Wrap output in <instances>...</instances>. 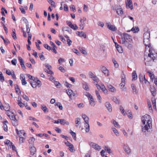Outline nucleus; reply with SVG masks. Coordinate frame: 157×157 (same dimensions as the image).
<instances>
[{
	"label": "nucleus",
	"mask_w": 157,
	"mask_h": 157,
	"mask_svg": "<svg viewBox=\"0 0 157 157\" xmlns=\"http://www.w3.org/2000/svg\"><path fill=\"white\" fill-rule=\"evenodd\" d=\"M141 121L143 123L142 126V131L145 132L146 131L148 132L149 128L151 126V118L150 116L148 114H145L141 118Z\"/></svg>",
	"instance_id": "f257e3e1"
},
{
	"label": "nucleus",
	"mask_w": 157,
	"mask_h": 157,
	"mask_svg": "<svg viewBox=\"0 0 157 157\" xmlns=\"http://www.w3.org/2000/svg\"><path fill=\"white\" fill-rule=\"evenodd\" d=\"M149 53L148 54V56H144V59L145 61V64L146 66H151L152 64L151 63V60L152 59L153 61H155V59L157 58V54L156 53H153L151 52V51L149 50Z\"/></svg>",
	"instance_id": "f03ea898"
},
{
	"label": "nucleus",
	"mask_w": 157,
	"mask_h": 157,
	"mask_svg": "<svg viewBox=\"0 0 157 157\" xmlns=\"http://www.w3.org/2000/svg\"><path fill=\"white\" fill-rule=\"evenodd\" d=\"M11 114L9 117L11 120L13 125L16 126L18 124V120L16 118L13 113H12Z\"/></svg>",
	"instance_id": "7ed1b4c3"
},
{
	"label": "nucleus",
	"mask_w": 157,
	"mask_h": 157,
	"mask_svg": "<svg viewBox=\"0 0 157 157\" xmlns=\"http://www.w3.org/2000/svg\"><path fill=\"white\" fill-rule=\"evenodd\" d=\"M66 91L67 94L71 99H72L73 97L75 96V94L72 90L68 89Z\"/></svg>",
	"instance_id": "20e7f679"
},
{
	"label": "nucleus",
	"mask_w": 157,
	"mask_h": 157,
	"mask_svg": "<svg viewBox=\"0 0 157 157\" xmlns=\"http://www.w3.org/2000/svg\"><path fill=\"white\" fill-rule=\"evenodd\" d=\"M90 145L94 149H95L96 150H99L101 148V146H99L97 144H96L95 143H90Z\"/></svg>",
	"instance_id": "39448f33"
},
{
	"label": "nucleus",
	"mask_w": 157,
	"mask_h": 157,
	"mask_svg": "<svg viewBox=\"0 0 157 157\" xmlns=\"http://www.w3.org/2000/svg\"><path fill=\"white\" fill-rule=\"evenodd\" d=\"M116 11L117 13L119 15H121L123 14V9L121 8L120 6H117V7L115 8Z\"/></svg>",
	"instance_id": "423d86ee"
},
{
	"label": "nucleus",
	"mask_w": 157,
	"mask_h": 157,
	"mask_svg": "<svg viewBox=\"0 0 157 157\" xmlns=\"http://www.w3.org/2000/svg\"><path fill=\"white\" fill-rule=\"evenodd\" d=\"M123 36L124 37L126 40H128L129 42H131L132 41V36L126 33H123Z\"/></svg>",
	"instance_id": "0eeeda50"
},
{
	"label": "nucleus",
	"mask_w": 157,
	"mask_h": 157,
	"mask_svg": "<svg viewBox=\"0 0 157 157\" xmlns=\"http://www.w3.org/2000/svg\"><path fill=\"white\" fill-rule=\"evenodd\" d=\"M127 2H125L126 6H128L131 10L133 9V7L131 0H127Z\"/></svg>",
	"instance_id": "6e6552de"
},
{
	"label": "nucleus",
	"mask_w": 157,
	"mask_h": 157,
	"mask_svg": "<svg viewBox=\"0 0 157 157\" xmlns=\"http://www.w3.org/2000/svg\"><path fill=\"white\" fill-rule=\"evenodd\" d=\"M150 91L151 92L152 95L153 96H155L156 95V89L153 86H150Z\"/></svg>",
	"instance_id": "1a4fd4ad"
},
{
	"label": "nucleus",
	"mask_w": 157,
	"mask_h": 157,
	"mask_svg": "<svg viewBox=\"0 0 157 157\" xmlns=\"http://www.w3.org/2000/svg\"><path fill=\"white\" fill-rule=\"evenodd\" d=\"M143 42L145 46L149 47L150 44L149 39L144 38Z\"/></svg>",
	"instance_id": "9d476101"
},
{
	"label": "nucleus",
	"mask_w": 157,
	"mask_h": 157,
	"mask_svg": "<svg viewBox=\"0 0 157 157\" xmlns=\"http://www.w3.org/2000/svg\"><path fill=\"white\" fill-rule=\"evenodd\" d=\"M105 106L109 112H111L112 111L111 105L109 102H107L105 103Z\"/></svg>",
	"instance_id": "9b49d317"
},
{
	"label": "nucleus",
	"mask_w": 157,
	"mask_h": 157,
	"mask_svg": "<svg viewBox=\"0 0 157 157\" xmlns=\"http://www.w3.org/2000/svg\"><path fill=\"white\" fill-rule=\"evenodd\" d=\"M143 38L149 39L150 38V32L149 31H147L144 34Z\"/></svg>",
	"instance_id": "f8f14e48"
},
{
	"label": "nucleus",
	"mask_w": 157,
	"mask_h": 157,
	"mask_svg": "<svg viewBox=\"0 0 157 157\" xmlns=\"http://www.w3.org/2000/svg\"><path fill=\"white\" fill-rule=\"evenodd\" d=\"M107 87L110 91L113 92H115L116 91V89L113 87L112 85L109 84L107 85Z\"/></svg>",
	"instance_id": "ddd939ff"
},
{
	"label": "nucleus",
	"mask_w": 157,
	"mask_h": 157,
	"mask_svg": "<svg viewBox=\"0 0 157 157\" xmlns=\"http://www.w3.org/2000/svg\"><path fill=\"white\" fill-rule=\"evenodd\" d=\"M89 99L90 105L91 106H94L95 103L92 96V97H90V98H89Z\"/></svg>",
	"instance_id": "4468645a"
},
{
	"label": "nucleus",
	"mask_w": 157,
	"mask_h": 157,
	"mask_svg": "<svg viewBox=\"0 0 157 157\" xmlns=\"http://www.w3.org/2000/svg\"><path fill=\"white\" fill-rule=\"evenodd\" d=\"M62 31H67L69 33L71 34L72 33V30L68 27H63L62 28Z\"/></svg>",
	"instance_id": "2eb2a0df"
},
{
	"label": "nucleus",
	"mask_w": 157,
	"mask_h": 157,
	"mask_svg": "<svg viewBox=\"0 0 157 157\" xmlns=\"http://www.w3.org/2000/svg\"><path fill=\"white\" fill-rule=\"evenodd\" d=\"M131 87L133 93L134 94H136L137 93V91L135 85L133 84H132L131 86Z\"/></svg>",
	"instance_id": "dca6fc26"
},
{
	"label": "nucleus",
	"mask_w": 157,
	"mask_h": 157,
	"mask_svg": "<svg viewBox=\"0 0 157 157\" xmlns=\"http://www.w3.org/2000/svg\"><path fill=\"white\" fill-rule=\"evenodd\" d=\"M82 117L85 123H89V117L85 114H82Z\"/></svg>",
	"instance_id": "f3484780"
},
{
	"label": "nucleus",
	"mask_w": 157,
	"mask_h": 157,
	"mask_svg": "<svg viewBox=\"0 0 157 157\" xmlns=\"http://www.w3.org/2000/svg\"><path fill=\"white\" fill-rule=\"evenodd\" d=\"M30 154L32 155H33L36 152V148L33 146L31 147L30 148Z\"/></svg>",
	"instance_id": "a211bd4d"
},
{
	"label": "nucleus",
	"mask_w": 157,
	"mask_h": 157,
	"mask_svg": "<svg viewBox=\"0 0 157 157\" xmlns=\"http://www.w3.org/2000/svg\"><path fill=\"white\" fill-rule=\"evenodd\" d=\"M95 93L96 95V96L97 97L98 99L99 100V102L100 103H101V97L99 94V93L97 90L95 91Z\"/></svg>",
	"instance_id": "6ab92c4d"
},
{
	"label": "nucleus",
	"mask_w": 157,
	"mask_h": 157,
	"mask_svg": "<svg viewBox=\"0 0 157 157\" xmlns=\"http://www.w3.org/2000/svg\"><path fill=\"white\" fill-rule=\"evenodd\" d=\"M124 149L128 154H129L130 153V150L128 146L125 145L124 147Z\"/></svg>",
	"instance_id": "aec40b11"
},
{
	"label": "nucleus",
	"mask_w": 157,
	"mask_h": 157,
	"mask_svg": "<svg viewBox=\"0 0 157 157\" xmlns=\"http://www.w3.org/2000/svg\"><path fill=\"white\" fill-rule=\"evenodd\" d=\"M75 126L77 127H78V125L80 123V119L79 117L76 118L75 119Z\"/></svg>",
	"instance_id": "412c9836"
},
{
	"label": "nucleus",
	"mask_w": 157,
	"mask_h": 157,
	"mask_svg": "<svg viewBox=\"0 0 157 157\" xmlns=\"http://www.w3.org/2000/svg\"><path fill=\"white\" fill-rule=\"evenodd\" d=\"M132 81L136 80L137 78V75L136 72L135 71H134L132 73Z\"/></svg>",
	"instance_id": "4be33fe9"
},
{
	"label": "nucleus",
	"mask_w": 157,
	"mask_h": 157,
	"mask_svg": "<svg viewBox=\"0 0 157 157\" xmlns=\"http://www.w3.org/2000/svg\"><path fill=\"white\" fill-rule=\"evenodd\" d=\"M55 105L58 107L59 109L61 110L63 109V106L61 103L59 102H56L55 104Z\"/></svg>",
	"instance_id": "5701e85b"
},
{
	"label": "nucleus",
	"mask_w": 157,
	"mask_h": 157,
	"mask_svg": "<svg viewBox=\"0 0 157 157\" xmlns=\"http://www.w3.org/2000/svg\"><path fill=\"white\" fill-rule=\"evenodd\" d=\"M14 88L16 93L19 92V93L21 94V92L19 86L17 84L14 85Z\"/></svg>",
	"instance_id": "b1692460"
},
{
	"label": "nucleus",
	"mask_w": 157,
	"mask_h": 157,
	"mask_svg": "<svg viewBox=\"0 0 157 157\" xmlns=\"http://www.w3.org/2000/svg\"><path fill=\"white\" fill-rule=\"evenodd\" d=\"M31 86L33 88H35L36 86V82L35 80H33L30 82Z\"/></svg>",
	"instance_id": "393cba45"
},
{
	"label": "nucleus",
	"mask_w": 157,
	"mask_h": 157,
	"mask_svg": "<svg viewBox=\"0 0 157 157\" xmlns=\"http://www.w3.org/2000/svg\"><path fill=\"white\" fill-rule=\"evenodd\" d=\"M83 88L86 90H89V88L86 82H84L83 84Z\"/></svg>",
	"instance_id": "a878e982"
},
{
	"label": "nucleus",
	"mask_w": 157,
	"mask_h": 157,
	"mask_svg": "<svg viewBox=\"0 0 157 157\" xmlns=\"http://www.w3.org/2000/svg\"><path fill=\"white\" fill-rule=\"evenodd\" d=\"M68 147H69V150L71 152H73L75 151V150L74 148V146L72 144L69 145Z\"/></svg>",
	"instance_id": "bb28decb"
},
{
	"label": "nucleus",
	"mask_w": 157,
	"mask_h": 157,
	"mask_svg": "<svg viewBox=\"0 0 157 157\" xmlns=\"http://www.w3.org/2000/svg\"><path fill=\"white\" fill-rule=\"evenodd\" d=\"M0 81L2 82H3L5 81L4 77L2 72L0 71Z\"/></svg>",
	"instance_id": "cd10ccee"
},
{
	"label": "nucleus",
	"mask_w": 157,
	"mask_h": 157,
	"mask_svg": "<svg viewBox=\"0 0 157 157\" xmlns=\"http://www.w3.org/2000/svg\"><path fill=\"white\" fill-rule=\"evenodd\" d=\"M104 149L105 151H106L109 154L112 153V151L111 149L108 147L107 146H105L104 147Z\"/></svg>",
	"instance_id": "c85d7f7f"
},
{
	"label": "nucleus",
	"mask_w": 157,
	"mask_h": 157,
	"mask_svg": "<svg viewBox=\"0 0 157 157\" xmlns=\"http://www.w3.org/2000/svg\"><path fill=\"white\" fill-rule=\"evenodd\" d=\"M70 133L72 135V136H73V137L74 139L76 140V133L75 132H74L71 130H70Z\"/></svg>",
	"instance_id": "c756f323"
},
{
	"label": "nucleus",
	"mask_w": 157,
	"mask_h": 157,
	"mask_svg": "<svg viewBox=\"0 0 157 157\" xmlns=\"http://www.w3.org/2000/svg\"><path fill=\"white\" fill-rule=\"evenodd\" d=\"M109 29L113 31H116L117 30V28L114 25H111Z\"/></svg>",
	"instance_id": "7c9ffc66"
},
{
	"label": "nucleus",
	"mask_w": 157,
	"mask_h": 157,
	"mask_svg": "<svg viewBox=\"0 0 157 157\" xmlns=\"http://www.w3.org/2000/svg\"><path fill=\"white\" fill-rule=\"evenodd\" d=\"M35 140V139L34 137L30 138L29 140V144H31L32 145L33 144Z\"/></svg>",
	"instance_id": "2f4dec72"
},
{
	"label": "nucleus",
	"mask_w": 157,
	"mask_h": 157,
	"mask_svg": "<svg viewBox=\"0 0 157 157\" xmlns=\"http://www.w3.org/2000/svg\"><path fill=\"white\" fill-rule=\"evenodd\" d=\"M92 78L93 80L94 81V83L95 82L98 83L99 82V79L96 75L94 76L93 78Z\"/></svg>",
	"instance_id": "473e14b6"
},
{
	"label": "nucleus",
	"mask_w": 157,
	"mask_h": 157,
	"mask_svg": "<svg viewBox=\"0 0 157 157\" xmlns=\"http://www.w3.org/2000/svg\"><path fill=\"white\" fill-rule=\"evenodd\" d=\"M12 36L14 39H17V37L15 33V30L14 29H13V33L12 34Z\"/></svg>",
	"instance_id": "72a5a7b5"
},
{
	"label": "nucleus",
	"mask_w": 157,
	"mask_h": 157,
	"mask_svg": "<svg viewBox=\"0 0 157 157\" xmlns=\"http://www.w3.org/2000/svg\"><path fill=\"white\" fill-rule=\"evenodd\" d=\"M121 43L122 44H126L127 41L126 40L125 38L123 36H122L121 38Z\"/></svg>",
	"instance_id": "f704fd0d"
},
{
	"label": "nucleus",
	"mask_w": 157,
	"mask_h": 157,
	"mask_svg": "<svg viewBox=\"0 0 157 157\" xmlns=\"http://www.w3.org/2000/svg\"><path fill=\"white\" fill-rule=\"evenodd\" d=\"M131 30L134 31V33H136L138 32L139 30L138 27H135V28L133 27L131 29Z\"/></svg>",
	"instance_id": "c9c22d12"
},
{
	"label": "nucleus",
	"mask_w": 157,
	"mask_h": 157,
	"mask_svg": "<svg viewBox=\"0 0 157 157\" xmlns=\"http://www.w3.org/2000/svg\"><path fill=\"white\" fill-rule=\"evenodd\" d=\"M84 33L82 31L81 32H79L77 31L76 32V34L79 36L80 37L83 36V35L84 34Z\"/></svg>",
	"instance_id": "e433bc0d"
},
{
	"label": "nucleus",
	"mask_w": 157,
	"mask_h": 157,
	"mask_svg": "<svg viewBox=\"0 0 157 157\" xmlns=\"http://www.w3.org/2000/svg\"><path fill=\"white\" fill-rule=\"evenodd\" d=\"M147 72L149 73V76H150L151 79L153 80L155 77L154 75L150 71H148Z\"/></svg>",
	"instance_id": "4c0bfd02"
},
{
	"label": "nucleus",
	"mask_w": 157,
	"mask_h": 157,
	"mask_svg": "<svg viewBox=\"0 0 157 157\" xmlns=\"http://www.w3.org/2000/svg\"><path fill=\"white\" fill-rule=\"evenodd\" d=\"M113 124L115 127L117 128L119 127V125L118 123L115 120H113Z\"/></svg>",
	"instance_id": "58836bf2"
},
{
	"label": "nucleus",
	"mask_w": 157,
	"mask_h": 157,
	"mask_svg": "<svg viewBox=\"0 0 157 157\" xmlns=\"http://www.w3.org/2000/svg\"><path fill=\"white\" fill-rule=\"evenodd\" d=\"M72 29L75 30L78 29V27L76 25L74 26V25L72 24L70 27Z\"/></svg>",
	"instance_id": "ea45409f"
},
{
	"label": "nucleus",
	"mask_w": 157,
	"mask_h": 157,
	"mask_svg": "<svg viewBox=\"0 0 157 157\" xmlns=\"http://www.w3.org/2000/svg\"><path fill=\"white\" fill-rule=\"evenodd\" d=\"M101 89L104 93L107 92V90L104 85H102Z\"/></svg>",
	"instance_id": "a19ab883"
},
{
	"label": "nucleus",
	"mask_w": 157,
	"mask_h": 157,
	"mask_svg": "<svg viewBox=\"0 0 157 157\" xmlns=\"http://www.w3.org/2000/svg\"><path fill=\"white\" fill-rule=\"evenodd\" d=\"M112 100L115 103L117 104H119V101L117 100V98L115 97H113L112 98Z\"/></svg>",
	"instance_id": "79ce46f5"
},
{
	"label": "nucleus",
	"mask_w": 157,
	"mask_h": 157,
	"mask_svg": "<svg viewBox=\"0 0 157 157\" xmlns=\"http://www.w3.org/2000/svg\"><path fill=\"white\" fill-rule=\"evenodd\" d=\"M35 80L36 82V84L39 86V87L41 85V82L37 78H36Z\"/></svg>",
	"instance_id": "37998d69"
},
{
	"label": "nucleus",
	"mask_w": 157,
	"mask_h": 157,
	"mask_svg": "<svg viewBox=\"0 0 157 157\" xmlns=\"http://www.w3.org/2000/svg\"><path fill=\"white\" fill-rule=\"evenodd\" d=\"M44 47L48 50H50L52 49V48L50 47L48 44H45L44 45Z\"/></svg>",
	"instance_id": "c03bdc74"
},
{
	"label": "nucleus",
	"mask_w": 157,
	"mask_h": 157,
	"mask_svg": "<svg viewBox=\"0 0 157 157\" xmlns=\"http://www.w3.org/2000/svg\"><path fill=\"white\" fill-rule=\"evenodd\" d=\"M6 105L4 107V109L6 111L9 110L10 109V106L8 104H6Z\"/></svg>",
	"instance_id": "a18cd8bd"
},
{
	"label": "nucleus",
	"mask_w": 157,
	"mask_h": 157,
	"mask_svg": "<svg viewBox=\"0 0 157 157\" xmlns=\"http://www.w3.org/2000/svg\"><path fill=\"white\" fill-rule=\"evenodd\" d=\"M39 56L41 60H44L45 59L44 57V56L41 53H40L39 54Z\"/></svg>",
	"instance_id": "49530a36"
},
{
	"label": "nucleus",
	"mask_w": 157,
	"mask_h": 157,
	"mask_svg": "<svg viewBox=\"0 0 157 157\" xmlns=\"http://www.w3.org/2000/svg\"><path fill=\"white\" fill-rule=\"evenodd\" d=\"M54 84L56 86L57 88H60V86L61 85L60 83L59 82L55 81Z\"/></svg>",
	"instance_id": "de8ad7c7"
},
{
	"label": "nucleus",
	"mask_w": 157,
	"mask_h": 157,
	"mask_svg": "<svg viewBox=\"0 0 157 157\" xmlns=\"http://www.w3.org/2000/svg\"><path fill=\"white\" fill-rule=\"evenodd\" d=\"M27 77L29 78L31 80H32L33 81L35 80L36 79V78H35L34 77L32 76L29 74H27Z\"/></svg>",
	"instance_id": "09e8293b"
},
{
	"label": "nucleus",
	"mask_w": 157,
	"mask_h": 157,
	"mask_svg": "<svg viewBox=\"0 0 157 157\" xmlns=\"http://www.w3.org/2000/svg\"><path fill=\"white\" fill-rule=\"evenodd\" d=\"M112 129L114 133L115 134L116 136H118V131L115 128H112Z\"/></svg>",
	"instance_id": "8fccbe9b"
},
{
	"label": "nucleus",
	"mask_w": 157,
	"mask_h": 157,
	"mask_svg": "<svg viewBox=\"0 0 157 157\" xmlns=\"http://www.w3.org/2000/svg\"><path fill=\"white\" fill-rule=\"evenodd\" d=\"M48 2L51 4V5L55 7V2L53 1L52 0H48Z\"/></svg>",
	"instance_id": "3c124183"
},
{
	"label": "nucleus",
	"mask_w": 157,
	"mask_h": 157,
	"mask_svg": "<svg viewBox=\"0 0 157 157\" xmlns=\"http://www.w3.org/2000/svg\"><path fill=\"white\" fill-rule=\"evenodd\" d=\"M120 109L121 111V113L122 114L124 115H125V113H124V109L123 108V107L121 106V105L120 106Z\"/></svg>",
	"instance_id": "603ef678"
},
{
	"label": "nucleus",
	"mask_w": 157,
	"mask_h": 157,
	"mask_svg": "<svg viewBox=\"0 0 157 157\" xmlns=\"http://www.w3.org/2000/svg\"><path fill=\"white\" fill-rule=\"evenodd\" d=\"M17 62V59H13L11 61L12 64L14 65H16Z\"/></svg>",
	"instance_id": "864d4df0"
},
{
	"label": "nucleus",
	"mask_w": 157,
	"mask_h": 157,
	"mask_svg": "<svg viewBox=\"0 0 157 157\" xmlns=\"http://www.w3.org/2000/svg\"><path fill=\"white\" fill-rule=\"evenodd\" d=\"M64 61V59L63 58H60L58 60L59 63L60 65H61L62 63Z\"/></svg>",
	"instance_id": "5fc2aeb1"
},
{
	"label": "nucleus",
	"mask_w": 157,
	"mask_h": 157,
	"mask_svg": "<svg viewBox=\"0 0 157 157\" xmlns=\"http://www.w3.org/2000/svg\"><path fill=\"white\" fill-rule=\"evenodd\" d=\"M73 51L78 55H80V53L77 49H74L73 50Z\"/></svg>",
	"instance_id": "6e6d98bb"
},
{
	"label": "nucleus",
	"mask_w": 157,
	"mask_h": 157,
	"mask_svg": "<svg viewBox=\"0 0 157 157\" xmlns=\"http://www.w3.org/2000/svg\"><path fill=\"white\" fill-rule=\"evenodd\" d=\"M18 104L21 107H23L25 105V104L23 103L21 101L18 102Z\"/></svg>",
	"instance_id": "4d7b16f0"
},
{
	"label": "nucleus",
	"mask_w": 157,
	"mask_h": 157,
	"mask_svg": "<svg viewBox=\"0 0 157 157\" xmlns=\"http://www.w3.org/2000/svg\"><path fill=\"white\" fill-rule=\"evenodd\" d=\"M113 62L114 64L115 67L117 68L118 67V64L115 60L113 59Z\"/></svg>",
	"instance_id": "13d9d810"
},
{
	"label": "nucleus",
	"mask_w": 157,
	"mask_h": 157,
	"mask_svg": "<svg viewBox=\"0 0 157 157\" xmlns=\"http://www.w3.org/2000/svg\"><path fill=\"white\" fill-rule=\"evenodd\" d=\"M102 72L106 76H108L109 75V71L107 69L104 71H103Z\"/></svg>",
	"instance_id": "bf43d9fd"
},
{
	"label": "nucleus",
	"mask_w": 157,
	"mask_h": 157,
	"mask_svg": "<svg viewBox=\"0 0 157 157\" xmlns=\"http://www.w3.org/2000/svg\"><path fill=\"white\" fill-rule=\"evenodd\" d=\"M70 8L71 10H72L74 12L76 11L75 7L74 5H71L70 6Z\"/></svg>",
	"instance_id": "052dcab7"
},
{
	"label": "nucleus",
	"mask_w": 157,
	"mask_h": 157,
	"mask_svg": "<svg viewBox=\"0 0 157 157\" xmlns=\"http://www.w3.org/2000/svg\"><path fill=\"white\" fill-rule=\"evenodd\" d=\"M59 120H60V123L61 124L64 125L65 123V120L64 119H59Z\"/></svg>",
	"instance_id": "680f3d73"
},
{
	"label": "nucleus",
	"mask_w": 157,
	"mask_h": 157,
	"mask_svg": "<svg viewBox=\"0 0 157 157\" xmlns=\"http://www.w3.org/2000/svg\"><path fill=\"white\" fill-rule=\"evenodd\" d=\"M117 50L118 52L120 53H121L123 52V49L121 46L119 47Z\"/></svg>",
	"instance_id": "e2e57ef3"
},
{
	"label": "nucleus",
	"mask_w": 157,
	"mask_h": 157,
	"mask_svg": "<svg viewBox=\"0 0 157 157\" xmlns=\"http://www.w3.org/2000/svg\"><path fill=\"white\" fill-rule=\"evenodd\" d=\"M20 9L21 10L22 13L25 14V9L23 8L22 6H21V7L20 8Z\"/></svg>",
	"instance_id": "0e129e2a"
},
{
	"label": "nucleus",
	"mask_w": 157,
	"mask_h": 157,
	"mask_svg": "<svg viewBox=\"0 0 157 157\" xmlns=\"http://www.w3.org/2000/svg\"><path fill=\"white\" fill-rule=\"evenodd\" d=\"M59 37L61 39V40L62 42L64 43L66 42V40L62 36L60 35H59Z\"/></svg>",
	"instance_id": "69168bd1"
},
{
	"label": "nucleus",
	"mask_w": 157,
	"mask_h": 157,
	"mask_svg": "<svg viewBox=\"0 0 157 157\" xmlns=\"http://www.w3.org/2000/svg\"><path fill=\"white\" fill-rule=\"evenodd\" d=\"M59 70L62 72L64 73L66 71L62 67L60 66L59 67Z\"/></svg>",
	"instance_id": "338daca9"
},
{
	"label": "nucleus",
	"mask_w": 157,
	"mask_h": 157,
	"mask_svg": "<svg viewBox=\"0 0 157 157\" xmlns=\"http://www.w3.org/2000/svg\"><path fill=\"white\" fill-rule=\"evenodd\" d=\"M22 97L25 100L27 101H28L29 100V98L28 96H27L26 95L23 94L22 96Z\"/></svg>",
	"instance_id": "774afa93"
}]
</instances>
